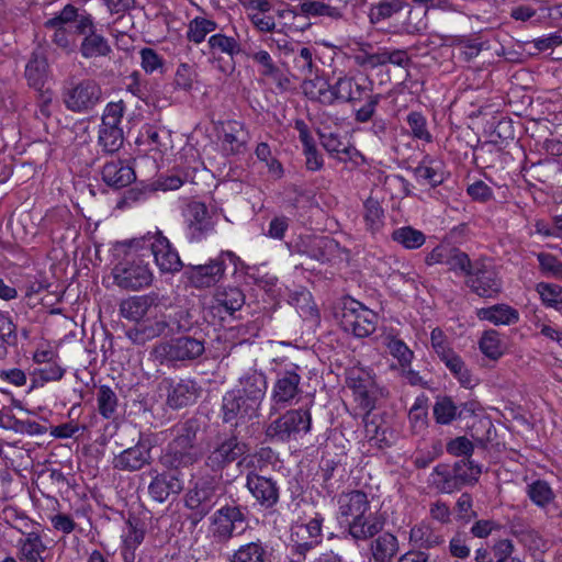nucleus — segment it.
Masks as SVG:
<instances>
[{
  "label": "nucleus",
  "instance_id": "obj_16",
  "mask_svg": "<svg viewBox=\"0 0 562 562\" xmlns=\"http://www.w3.org/2000/svg\"><path fill=\"white\" fill-rule=\"evenodd\" d=\"M259 408L238 392L229 391L223 396V420L235 427L257 417Z\"/></svg>",
  "mask_w": 562,
  "mask_h": 562
},
{
  "label": "nucleus",
  "instance_id": "obj_24",
  "mask_svg": "<svg viewBox=\"0 0 562 562\" xmlns=\"http://www.w3.org/2000/svg\"><path fill=\"white\" fill-rule=\"evenodd\" d=\"M346 9L345 0H303L299 4L306 18L326 16L331 20H339L344 15Z\"/></svg>",
  "mask_w": 562,
  "mask_h": 562
},
{
  "label": "nucleus",
  "instance_id": "obj_47",
  "mask_svg": "<svg viewBox=\"0 0 562 562\" xmlns=\"http://www.w3.org/2000/svg\"><path fill=\"white\" fill-rule=\"evenodd\" d=\"M392 238L394 241L402 245L406 249H418L426 241L425 234L412 226H403L396 228L392 233Z\"/></svg>",
  "mask_w": 562,
  "mask_h": 562
},
{
  "label": "nucleus",
  "instance_id": "obj_23",
  "mask_svg": "<svg viewBox=\"0 0 562 562\" xmlns=\"http://www.w3.org/2000/svg\"><path fill=\"white\" fill-rule=\"evenodd\" d=\"M201 389L192 380L168 382L167 404L172 408H181L196 402Z\"/></svg>",
  "mask_w": 562,
  "mask_h": 562
},
{
  "label": "nucleus",
  "instance_id": "obj_12",
  "mask_svg": "<svg viewBox=\"0 0 562 562\" xmlns=\"http://www.w3.org/2000/svg\"><path fill=\"white\" fill-rule=\"evenodd\" d=\"M297 369V366L291 364L289 369L277 373L271 393L273 409L295 404L299 401L301 375Z\"/></svg>",
  "mask_w": 562,
  "mask_h": 562
},
{
  "label": "nucleus",
  "instance_id": "obj_20",
  "mask_svg": "<svg viewBox=\"0 0 562 562\" xmlns=\"http://www.w3.org/2000/svg\"><path fill=\"white\" fill-rule=\"evenodd\" d=\"M151 251L156 265L161 272H177L181 269L182 262L178 252L172 248L167 237L157 232L151 243Z\"/></svg>",
  "mask_w": 562,
  "mask_h": 562
},
{
  "label": "nucleus",
  "instance_id": "obj_51",
  "mask_svg": "<svg viewBox=\"0 0 562 562\" xmlns=\"http://www.w3.org/2000/svg\"><path fill=\"white\" fill-rule=\"evenodd\" d=\"M198 80L195 66L188 63H180L176 69L173 87L177 90L189 92Z\"/></svg>",
  "mask_w": 562,
  "mask_h": 562
},
{
  "label": "nucleus",
  "instance_id": "obj_44",
  "mask_svg": "<svg viewBox=\"0 0 562 562\" xmlns=\"http://www.w3.org/2000/svg\"><path fill=\"white\" fill-rule=\"evenodd\" d=\"M279 32H299L310 26L306 15L296 9H282L277 12Z\"/></svg>",
  "mask_w": 562,
  "mask_h": 562
},
{
  "label": "nucleus",
  "instance_id": "obj_14",
  "mask_svg": "<svg viewBox=\"0 0 562 562\" xmlns=\"http://www.w3.org/2000/svg\"><path fill=\"white\" fill-rule=\"evenodd\" d=\"M76 16L77 9L67 4L44 23V26L53 32L52 42L66 52H72L76 47V35L71 25Z\"/></svg>",
  "mask_w": 562,
  "mask_h": 562
},
{
  "label": "nucleus",
  "instance_id": "obj_48",
  "mask_svg": "<svg viewBox=\"0 0 562 562\" xmlns=\"http://www.w3.org/2000/svg\"><path fill=\"white\" fill-rule=\"evenodd\" d=\"M440 360L446 364L450 372L459 380L463 386L472 385V378L463 360L453 350H450Z\"/></svg>",
  "mask_w": 562,
  "mask_h": 562
},
{
  "label": "nucleus",
  "instance_id": "obj_33",
  "mask_svg": "<svg viewBox=\"0 0 562 562\" xmlns=\"http://www.w3.org/2000/svg\"><path fill=\"white\" fill-rule=\"evenodd\" d=\"M408 540L415 548L430 549L441 544L443 536L430 522L422 520L411 528Z\"/></svg>",
  "mask_w": 562,
  "mask_h": 562
},
{
  "label": "nucleus",
  "instance_id": "obj_5",
  "mask_svg": "<svg viewBox=\"0 0 562 562\" xmlns=\"http://www.w3.org/2000/svg\"><path fill=\"white\" fill-rule=\"evenodd\" d=\"M204 352L202 340L190 336H182L155 346L151 356L156 361L166 362L193 360Z\"/></svg>",
  "mask_w": 562,
  "mask_h": 562
},
{
  "label": "nucleus",
  "instance_id": "obj_17",
  "mask_svg": "<svg viewBox=\"0 0 562 562\" xmlns=\"http://www.w3.org/2000/svg\"><path fill=\"white\" fill-rule=\"evenodd\" d=\"M187 237L190 241L198 243L214 232L215 223L209 214L205 204L193 202L187 210Z\"/></svg>",
  "mask_w": 562,
  "mask_h": 562
},
{
  "label": "nucleus",
  "instance_id": "obj_25",
  "mask_svg": "<svg viewBox=\"0 0 562 562\" xmlns=\"http://www.w3.org/2000/svg\"><path fill=\"white\" fill-rule=\"evenodd\" d=\"M270 11L271 3L267 0H250L246 4L247 16L259 32L269 33L278 29V20Z\"/></svg>",
  "mask_w": 562,
  "mask_h": 562
},
{
  "label": "nucleus",
  "instance_id": "obj_46",
  "mask_svg": "<svg viewBox=\"0 0 562 562\" xmlns=\"http://www.w3.org/2000/svg\"><path fill=\"white\" fill-rule=\"evenodd\" d=\"M404 7L405 2L403 0H383L372 4L369 11L370 22L376 24L387 20L402 11Z\"/></svg>",
  "mask_w": 562,
  "mask_h": 562
},
{
  "label": "nucleus",
  "instance_id": "obj_8",
  "mask_svg": "<svg viewBox=\"0 0 562 562\" xmlns=\"http://www.w3.org/2000/svg\"><path fill=\"white\" fill-rule=\"evenodd\" d=\"M209 532L217 542H227L244 530L245 516L238 506L225 505L209 518Z\"/></svg>",
  "mask_w": 562,
  "mask_h": 562
},
{
  "label": "nucleus",
  "instance_id": "obj_58",
  "mask_svg": "<svg viewBox=\"0 0 562 562\" xmlns=\"http://www.w3.org/2000/svg\"><path fill=\"white\" fill-rule=\"evenodd\" d=\"M542 303L555 310L562 308V286L553 283L541 282L537 285Z\"/></svg>",
  "mask_w": 562,
  "mask_h": 562
},
{
  "label": "nucleus",
  "instance_id": "obj_3",
  "mask_svg": "<svg viewBox=\"0 0 562 562\" xmlns=\"http://www.w3.org/2000/svg\"><path fill=\"white\" fill-rule=\"evenodd\" d=\"M270 45L277 46L280 55L285 59V64L293 70L294 76L305 79L313 77L318 71L315 61V48L300 42L274 37L270 38Z\"/></svg>",
  "mask_w": 562,
  "mask_h": 562
},
{
  "label": "nucleus",
  "instance_id": "obj_61",
  "mask_svg": "<svg viewBox=\"0 0 562 562\" xmlns=\"http://www.w3.org/2000/svg\"><path fill=\"white\" fill-rule=\"evenodd\" d=\"M384 344L389 352L398 360L402 368L409 367L414 353L404 341L393 337H387Z\"/></svg>",
  "mask_w": 562,
  "mask_h": 562
},
{
  "label": "nucleus",
  "instance_id": "obj_52",
  "mask_svg": "<svg viewBox=\"0 0 562 562\" xmlns=\"http://www.w3.org/2000/svg\"><path fill=\"white\" fill-rule=\"evenodd\" d=\"M480 349L486 357L496 360L504 355L506 347L497 331L487 330L480 340Z\"/></svg>",
  "mask_w": 562,
  "mask_h": 562
},
{
  "label": "nucleus",
  "instance_id": "obj_9",
  "mask_svg": "<svg viewBox=\"0 0 562 562\" xmlns=\"http://www.w3.org/2000/svg\"><path fill=\"white\" fill-rule=\"evenodd\" d=\"M124 110L122 101L111 102L104 109L99 128V144L106 153H115L123 145L124 136L120 124Z\"/></svg>",
  "mask_w": 562,
  "mask_h": 562
},
{
  "label": "nucleus",
  "instance_id": "obj_56",
  "mask_svg": "<svg viewBox=\"0 0 562 562\" xmlns=\"http://www.w3.org/2000/svg\"><path fill=\"white\" fill-rule=\"evenodd\" d=\"M426 400L416 398L409 409L408 418L414 434H422L428 425Z\"/></svg>",
  "mask_w": 562,
  "mask_h": 562
},
{
  "label": "nucleus",
  "instance_id": "obj_63",
  "mask_svg": "<svg viewBox=\"0 0 562 562\" xmlns=\"http://www.w3.org/2000/svg\"><path fill=\"white\" fill-rule=\"evenodd\" d=\"M406 121L412 131V135L415 138L425 140L427 143L431 142V134L427 128V121L422 113L411 112L407 115Z\"/></svg>",
  "mask_w": 562,
  "mask_h": 562
},
{
  "label": "nucleus",
  "instance_id": "obj_6",
  "mask_svg": "<svg viewBox=\"0 0 562 562\" xmlns=\"http://www.w3.org/2000/svg\"><path fill=\"white\" fill-rule=\"evenodd\" d=\"M340 324L344 330L357 337H368L376 328L378 315L355 300L344 302Z\"/></svg>",
  "mask_w": 562,
  "mask_h": 562
},
{
  "label": "nucleus",
  "instance_id": "obj_39",
  "mask_svg": "<svg viewBox=\"0 0 562 562\" xmlns=\"http://www.w3.org/2000/svg\"><path fill=\"white\" fill-rule=\"evenodd\" d=\"M302 89L311 100L333 104L331 83L324 77L318 76L317 72L313 77L303 79Z\"/></svg>",
  "mask_w": 562,
  "mask_h": 562
},
{
  "label": "nucleus",
  "instance_id": "obj_19",
  "mask_svg": "<svg viewBox=\"0 0 562 562\" xmlns=\"http://www.w3.org/2000/svg\"><path fill=\"white\" fill-rule=\"evenodd\" d=\"M468 285L482 297H492L501 291V282L496 273L484 263H475L469 274Z\"/></svg>",
  "mask_w": 562,
  "mask_h": 562
},
{
  "label": "nucleus",
  "instance_id": "obj_40",
  "mask_svg": "<svg viewBox=\"0 0 562 562\" xmlns=\"http://www.w3.org/2000/svg\"><path fill=\"white\" fill-rule=\"evenodd\" d=\"M476 314L480 319L488 321L494 325H510L519 319L518 312L506 304H496L480 308Z\"/></svg>",
  "mask_w": 562,
  "mask_h": 562
},
{
  "label": "nucleus",
  "instance_id": "obj_38",
  "mask_svg": "<svg viewBox=\"0 0 562 562\" xmlns=\"http://www.w3.org/2000/svg\"><path fill=\"white\" fill-rule=\"evenodd\" d=\"M168 327L166 321L145 322L126 330V337L135 345H144L162 335Z\"/></svg>",
  "mask_w": 562,
  "mask_h": 562
},
{
  "label": "nucleus",
  "instance_id": "obj_53",
  "mask_svg": "<svg viewBox=\"0 0 562 562\" xmlns=\"http://www.w3.org/2000/svg\"><path fill=\"white\" fill-rule=\"evenodd\" d=\"M216 27L217 24L214 21L196 16L189 24L187 37L189 41L200 44L204 41L206 35L215 31Z\"/></svg>",
  "mask_w": 562,
  "mask_h": 562
},
{
  "label": "nucleus",
  "instance_id": "obj_31",
  "mask_svg": "<svg viewBox=\"0 0 562 562\" xmlns=\"http://www.w3.org/2000/svg\"><path fill=\"white\" fill-rule=\"evenodd\" d=\"M267 386L266 375L261 372L252 371L245 374L240 379V387L233 391L238 392L247 400L260 407L266 396Z\"/></svg>",
  "mask_w": 562,
  "mask_h": 562
},
{
  "label": "nucleus",
  "instance_id": "obj_26",
  "mask_svg": "<svg viewBox=\"0 0 562 562\" xmlns=\"http://www.w3.org/2000/svg\"><path fill=\"white\" fill-rule=\"evenodd\" d=\"M247 487L252 496L266 507L273 506L279 499V490L276 483L265 476L248 474Z\"/></svg>",
  "mask_w": 562,
  "mask_h": 562
},
{
  "label": "nucleus",
  "instance_id": "obj_11",
  "mask_svg": "<svg viewBox=\"0 0 562 562\" xmlns=\"http://www.w3.org/2000/svg\"><path fill=\"white\" fill-rule=\"evenodd\" d=\"M113 278L116 285L122 289L137 291L149 286L154 274L142 259L122 262L113 269Z\"/></svg>",
  "mask_w": 562,
  "mask_h": 562
},
{
  "label": "nucleus",
  "instance_id": "obj_54",
  "mask_svg": "<svg viewBox=\"0 0 562 562\" xmlns=\"http://www.w3.org/2000/svg\"><path fill=\"white\" fill-rule=\"evenodd\" d=\"M207 43L212 53H222L231 57L240 53L239 43L234 37L222 33L212 35Z\"/></svg>",
  "mask_w": 562,
  "mask_h": 562
},
{
  "label": "nucleus",
  "instance_id": "obj_18",
  "mask_svg": "<svg viewBox=\"0 0 562 562\" xmlns=\"http://www.w3.org/2000/svg\"><path fill=\"white\" fill-rule=\"evenodd\" d=\"M477 473L479 471L475 469L473 475L467 479L462 472H457V465L451 470L447 464H438L430 477L431 483L439 492L450 494L463 485L474 484L477 481Z\"/></svg>",
  "mask_w": 562,
  "mask_h": 562
},
{
  "label": "nucleus",
  "instance_id": "obj_15",
  "mask_svg": "<svg viewBox=\"0 0 562 562\" xmlns=\"http://www.w3.org/2000/svg\"><path fill=\"white\" fill-rule=\"evenodd\" d=\"M249 452L248 445L236 436L220 440L209 452L205 464L212 471H221Z\"/></svg>",
  "mask_w": 562,
  "mask_h": 562
},
{
  "label": "nucleus",
  "instance_id": "obj_60",
  "mask_svg": "<svg viewBox=\"0 0 562 562\" xmlns=\"http://www.w3.org/2000/svg\"><path fill=\"white\" fill-rule=\"evenodd\" d=\"M99 413L104 418H111L117 406V397L110 386H100L97 395Z\"/></svg>",
  "mask_w": 562,
  "mask_h": 562
},
{
  "label": "nucleus",
  "instance_id": "obj_59",
  "mask_svg": "<svg viewBox=\"0 0 562 562\" xmlns=\"http://www.w3.org/2000/svg\"><path fill=\"white\" fill-rule=\"evenodd\" d=\"M528 496L539 507H544L554 499L552 488L547 482L541 480L528 485Z\"/></svg>",
  "mask_w": 562,
  "mask_h": 562
},
{
  "label": "nucleus",
  "instance_id": "obj_7",
  "mask_svg": "<svg viewBox=\"0 0 562 562\" xmlns=\"http://www.w3.org/2000/svg\"><path fill=\"white\" fill-rule=\"evenodd\" d=\"M311 422L312 417L307 411L291 409L268 425L266 435L280 441L296 439L310 431Z\"/></svg>",
  "mask_w": 562,
  "mask_h": 562
},
{
  "label": "nucleus",
  "instance_id": "obj_55",
  "mask_svg": "<svg viewBox=\"0 0 562 562\" xmlns=\"http://www.w3.org/2000/svg\"><path fill=\"white\" fill-rule=\"evenodd\" d=\"M432 412L436 422L441 425H449L459 415L458 407L453 401L447 396L437 398Z\"/></svg>",
  "mask_w": 562,
  "mask_h": 562
},
{
  "label": "nucleus",
  "instance_id": "obj_1",
  "mask_svg": "<svg viewBox=\"0 0 562 562\" xmlns=\"http://www.w3.org/2000/svg\"><path fill=\"white\" fill-rule=\"evenodd\" d=\"M338 513L348 525L349 533L357 540H366L375 536L382 524L371 513L367 494L361 491L342 493L338 497Z\"/></svg>",
  "mask_w": 562,
  "mask_h": 562
},
{
  "label": "nucleus",
  "instance_id": "obj_35",
  "mask_svg": "<svg viewBox=\"0 0 562 562\" xmlns=\"http://www.w3.org/2000/svg\"><path fill=\"white\" fill-rule=\"evenodd\" d=\"M102 179L108 186L119 189L131 184L135 179V173L123 161L112 160L104 165Z\"/></svg>",
  "mask_w": 562,
  "mask_h": 562
},
{
  "label": "nucleus",
  "instance_id": "obj_43",
  "mask_svg": "<svg viewBox=\"0 0 562 562\" xmlns=\"http://www.w3.org/2000/svg\"><path fill=\"white\" fill-rule=\"evenodd\" d=\"M25 76L30 86L40 90L48 79V63L45 56L34 53L26 65Z\"/></svg>",
  "mask_w": 562,
  "mask_h": 562
},
{
  "label": "nucleus",
  "instance_id": "obj_49",
  "mask_svg": "<svg viewBox=\"0 0 562 562\" xmlns=\"http://www.w3.org/2000/svg\"><path fill=\"white\" fill-rule=\"evenodd\" d=\"M266 550L260 541L240 546L232 555L229 562H265Z\"/></svg>",
  "mask_w": 562,
  "mask_h": 562
},
{
  "label": "nucleus",
  "instance_id": "obj_50",
  "mask_svg": "<svg viewBox=\"0 0 562 562\" xmlns=\"http://www.w3.org/2000/svg\"><path fill=\"white\" fill-rule=\"evenodd\" d=\"M215 302L226 312L234 313L243 306L245 297L241 291L237 288H224L217 290L215 294Z\"/></svg>",
  "mask_w": 562,
  "mask_h": 562
},
{
  "label": "nucleus",
  "instance_id": "obj_22",
  "mask_svg": "<svg viewBox=\"0 0 562 562\" xmlns=\"http://www.w3.org/2000/svg\"><path fill=\"white\" fill-rule=\"evenodd\" d=\"M347 384L353 391L359 405L367 411L373 408V381L369 373L360 369H351L347 375Z\"/></svg>",
  "mask_w": 562,
  "mask_h": 562
},
{
  "label": "nucleus",
  "instance_id": "obj_27",
  "mask_svg": "<svg viewBox=\"0 0 562 562\" xmlns=\"http://www.w3.org/2000/svg\"><path fill=\"white\" fill-rule=\"evenodd\" d=\"M323 518L319 515L306 524H295L292 527V539L300 548L308 550L321 542Z\"/></svg>",
  "mask_w": 562,
  "mask_h": 562
},
{
  "label": "nucleus",
  "instance_id": "obj_45",
  "mask_svg": "<svg viewBox=\"0 0 562 562\" xmlns=\"http://www.w3.org/2000/svg\"><path fill=\"white\" fill-rule=\"evenodd\" d=\"M110 52L108 40L97 32L86 35L80 45V53L85 58L104 57Z\"/></svg>",
  "mask_w": 562,
  "mask_h": 562
},
{
  "label": "nucleus",
  "instance_id": "obj_42",
  "mask_svg": "<svg viewBox=\"0 0 562 562\" xmlns=\"http://www.w3.org/2000/svg\"><path fill=\"white\" fill-rule=\"evenodd\" d=\"M371 552L375 562H389L398 552L397 538L384 532L374 539L371 543Z\"/></svg>",
  "mask_w": 562,
  "mask_h": 562
},
{
  "label": "nucleus",
  "instance_id": "obj_32",
  "mask_svg": "<svg viewBox=\"0 0 562 562\" xmlns=\"http://www.w3.org/2000/svg\"><path fill=\"white\" fill-rule=\"evenodd\" d=\"M182 487V481L176 473H161L154 476L148 491L155 501L162 503L169 495L180 493Z\"/></svg>",
  "mask_w": 562,
  "mask_h": 562
},
{
  "label": "nucleus",
  "instance_id": "obj_36",
  "mask_svg": "<svg viewBox=\"0 0 562 562\" xmlns=\"http://www.w3.org/2000/svg\"><path fill=\"white\" fill-rule=\"evenodd\" d=\"M18 557L21 562H44L42 557L46 550L40 533L31 531L18 540Z\"/></svg>",
  "mask_w": 562,
  "mask_h": 562
},
{
  "label": "nucleus",
  "instance_id": "obj_29",
  "mask_svg": "<svg viewBox=\"0 0 562 562\" xmlns=\"http://www.w3.org/2000/svg\"><path fill=\"white\" fill-rule=\"evenodd\" d=\"M321 144L324 149L334 158L339 161L347 162L352 161L357 164L359 158H362L361 154L357 148L348 143L341 142L338 135L334 133H321Z\"/></svg>",
  "mask_w": 562,
  "mask_h": 562
},
{
  "label": "nucleus",
  "instance_id": "obj_4",
  "mask_svg": "<svg viewBox=\"0 0 562 562\" xmlns=\"http://www.w3.org/2000/svg\"><path fill=\"white\" fill-rule=\"evenodd\" d=\"M227 262L236 268L239 258L231 250H223L205 265L188 266L184 274L194 288H210L223 279Z\"/></svg>",
  "mask_w": 562,
  "mask_h": 562
},
{
  "label": "nucleus",
  "instance_id": "obj_10",
  "mask_svg": "<svg viewBox=\"0 0 562 562\" xmlns=\"http://www.w3.org/2000/svg\"><path fill=\"white\" fill-rule=\"evenodd\" d=\"M102 91L100 86L91 79H83L65 88L63 101L65 106L76 113H85L92 110L101 102Z\"/></svg>",
  "mask_w": 562,
  "mask_h": 562
},
{
  "label": "nucleus",
  "instance_id": "obj_21",
  "mask_svg": "<svg viewBox=\"0 0 562 562\" xmlns=\"http://www.w3.org/2000/svg\"><path fill=\"white\" fill-rule=\"evenodd\" d=\"M151 459L150 448L145 443L137 442L134 447L127 448L113 458V468L121 471H138Z\"/></svg>",
  "mask_w": 562,
  "mask_h": 562
},
{
  "label": "nucleus",
  "instance_id": "obj_62",
  "mask_svg": "<svg viewBox=\"0 0 562 562\" xmlns=\"http://www.w3.org/2000/svg\"><path fill=\"white\" fill-rule=\"evenodd\" d=\"M450 270L454 272H461L469 277L474 269L471 265L470 259L465 252L460 251L456 248H450L449 255L445 263Z\"/></svg>",
  "mask_w": 562,
  "mask_h": 562
},
{
  "label": "nucleus",
  "instance_id": "obj_28",
  "mask_svg": "<svg viewBox=\"0 0 562 562\" xmlns=\"http://www.w3.org/2000/svg\"><path fill=\"white\" fill-rule=\"evenodd\" d=\"M248 140V133L245 125L235 120L222 124V147L229 154L240 153Z\"/></svg>",
  "mask_w": 562,
  "mask_h": 562
},
{
  "label": "nucleus",
  "instance_id": "obj_64",
  "mask_svg": "<svg viewBox=\"0 0 562 562\" xmlns=\"http://www.w3.org/2000/svg\"><path fill=\"white\" fill-rule=\"evenodd\" d=\"M537 258L543 274L562 280V262L555 256L540 252Z\"/></svg>",
  "mask_w": 562,
  "mask_h": 562
},
{
  "label": "nucleus",
  "instance_id": "obj_57",
  "mask_svg": "<svg viewBox=\"0 0 562 562\" xmlns=\"http://www.w3.org/2000/svg\"><path fill=\"white\" fill-rule=\"evenodd\" d=\"M363 217L367 228L372 233L378 232L383 225V210L378 200L369 198L364 202Z\"/></svg>",
  "mask_w": 562,
  "mask_h": 562
},
{
  "label": "nucleus",
  "instance_id": "obj_13",
  "mask_svg": "<svg viewBox=\"0 0 562 562\" xmlns=\"http://www.w3.org/2000/svg\"><path fill=\"white\" fill-rule=\"evenodd\" d=\"M216 486L209 482L198 483L184 498L186 507L190 510L189 520L196 526L217 504Z\"/></svg>",
  "mask_w": 562,
  "mask_h": 562
},
{
  "label": "nucleus",
  "instance_id": "obj_34",
  "mask_svg": "<svg viewBox=\"0 0 562 562\" xmlns=\"http://www.w3.org/2000/svg\"><path fill=\"white\" fill-rule=\"evenodd\" d=\"M414 177L422 184L437 187L445 180L442 161L429 156L423 158L419 165L413 169Z\"/></svg>",
  "mask_w": 562,
  "mask_h": 562
},
{
  "label": "nucleus",
  "instance_id": "obj_30",
  "mask_svg": "<svg viewBox=\"0 0 562 562\" xmlns=\"http://www.w3.org/2000/svg\"><path fill=\"white\" fill-rule=\"evenodd\" d=\"M367 88L352 77L340 72L331 82L333 103L335 101L351 102L360 100Z\"/></svg>",
  "mask_w": 562,
  "mask_h": 562
},
{
  "label": "nucleus",
  "instance_id": "obj_2",
  "mask_svg": "<svg viewBox=\"0 0 562 562\" xmlns=\"http://www.w3.org/2000/svg\"><path fill=\"white\" fill-rule=\"evenodd\" d=\"M195 436L194 425L184 424L160 457V463L167 469L177 470L196 462L201 453L194 446Z\"/></svg>",
  "mask_w": 562,
  "mask_h": 562
},
{
  "label": "nucleus",
  "instance_id": "obj_41",
  "mask_svg": "<svg viewBox=\"0 0 562 562\" xmlns=\"http://www.w3.org/2000/svg\"><path fill=\"white\" fill-rule=\"evenodd\" d=\"M252 59L260 66V74L276 82L280 88H288L290 81L282 71L274 65L270 54L260 49L251 55Z\"/></svg>",
  "mask_w": 562,
  "mask_h": 562
},
{
  "label": "nucleus",
  "instance_id": "obj_37",
  "mask_svg": "<svg viewBox=\"0 0 562 562\" xmlns=\"http://www.w3.org/2000/svg\"><path fill=\"white\" fill-rule=\"evenodd\" d=\"M154 304V297L149 295L131 296L120 304L122 317L139 323Z\"/></svg>",
  "mask_w": 562,
  "mask_h": 562
}]
</instances>
